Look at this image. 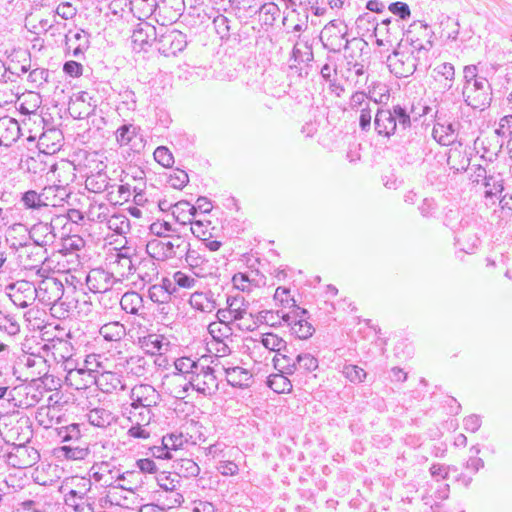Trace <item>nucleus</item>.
<instances>
[{"label": "nucleus", "mask_w": 512, "mask_h": 512, "mask_svg": "<svg viewBox=\"0 0 512 512\" xmlns=\"http://www.w3.org/2000/svg\"><path fill=\"white\" fill-rule=\"evenodd\" d=\"M166 182L172 188L182 189L189 182V177L184 170L177 168L167 175Z\"/></svg>", "instance_id": "49530a36"}, {"label": "nucleus", "mask_w": 512, "mask_h": 512, "mask_svg": "<svg viewBox=\"0 0 512 512\" xmlns=\"http://www.w3.org/2000/svg\"><path fill=\"white\" fill-rule=\"evenodd\" d=\"M75 488L70 489V497H79L82 503H85V497L91 489V480L80 477L71 479Z\"/></svg>", "instance_id": "e433bc0d"}, {"label": "nucleus", "mask_w": 512, "mask_h": 512, "mask_svg": "<svg viewBox=\"0 0 512 512\" xmlns=\"http://www.w3.org/2000/svg\"><path fill=\"white\" fill-rule=\"evenodd\" d=\"M258 12L263 24L273 25L279 15L280 9L275 3L269 2L261 5Z\"/></svg>", "instance_id": "a19ab883"}, {"label": "nucleus", "mask_w": 512, "mask_h": 512, "mask_svg": "<svg viewBox=\"0 0 512 512\" xmlns=\"http://www.w3.org/2000/svg\"><path fill=\"white\" fill-rule=\"evenodd\" d=\"M0 330L13 336L19 333L20 325L13 315L0 310Z\"/></svg>", "instance_id": "37998d69"}, {"label": "nucleus", "mask_w": 512, "mask_h": 512, "mask_svg": "<svg viewBox=\"0 0 512 512\" xmlns=\"http://www.w3.org/2000/svg\"><path fill=\"white\" fill-rule=\"evenodd\" d=\"M49 70L44 68H36L30 71L28 75V81L31 82L35 87H40L48 82Z\"/></svg>", "instance_id": "4d7b16f0"}, {"label": "nucleus", "mask_w": 512, "mask_h": 512, "mask_svg": "<svg viewBox=\"0 0 512 512\" xmlns=\"http://www.w3.org/2000/svg\"><path fill=\"white\" fill-rule=\"evenodd\" d=\"M209 331L213 337V340H221L223 338H229L232 333L231 329L224 323H212L209 325Z\"/></svg>", "instance_id": "052dcab7"}, {"label": "nucleus", "mask_w": 512, "mask_h": 512, "mask_svg": "<svg viewBox=\"0 0 512 512\" xmlns=\"http://www.w3.org/2000/svg\"><path fill=\"white\" fill-rule=\"evenodd\" d=\"M45 291H51L53 296L48 297L49 302H56L62 295L63 285L56 279H51L48 282H43Z\"/></svg>", "instance_id": "338daca9"}, {"label": "nucleus", "mask_w": 512, "mask_h": 512, "mask_svg": "<svg viewBox=\"0 0 512 512\" xmlns=\"http://www.w3.org/2000/svg\"><path fill=\"white\" fill-rule=\"evenodd\" d=\"M113 284V273L103 268L92 269L86 277V285L94 293L107 292L113 287Z\"/></svg>", "instance_id": "ddd939ff"}, {"label": "nucleus", "mask_w": 512, "mask_h": 512, "mask_svg": "<svg viewBox=\"0 0 512 512\" xmlns=\"http://www.w3.org/2000/svg\"><path fill=\"white\" fill-rule=\"evenodd\" d=\"M373 123L378 136L390 139L394 135H403L411 127V112L400 104L391 108L377 107Z\"/></svg>", "instance_id": "f03ea898"}, {"label": "nucleus", "mask_w": 512, "mask_h": 512, "mask_svg": "<svg viewBox=\"0 0 512 512\" xmlns=\"http://www.w3.org/2000/svg\"><path fill=\"white\" fill-rule=\"evenodd\" d=\"M477 224L470 218H462L458 223V227L455 230L454 239L457 247L465 252L472 253L480 243V239L477 236Z\"/></svg>", "instance_id": "0eeeda50"}, {"label": "nucleus", "mask_w": 512, "mask_h": 512, "mask_svg": "<svg viewBox=\"0 0 512 512\" xmlns=\"http://www.w3.org/2000/svg\"><path fill=\"white\" fill-rule=\"evenodd\" d=\"M131 417L136 422H141L144 425H148L153 417L151 411V401L148 404H140V406L134 407L133 410H130Z\"/></svg>", "instance_id": "ea45409f"}, {"label": "nucleus", "mask_w": 512, "mask_h": 512, "mask_svg": "<svg viewBox=\"0 0 512 512\" xmlns=\"http://www.w3.org/2000/svg\"><path fill=\"white\" fill-rule=\"evenodd\" d=\"M282 352L277 353L273 358L275 369L282 373L294 374L296 372L295 359Z\"/></svg>", "instance_id": "c9c22d12"}, {"label": "nucleus", "mask_w": 512, "mask_h": 512, "mask_svg": "<svg viewBox=\"0 0 512 512\" xmlns=\"http://www.w3.org/2000/svg\"><path fill=\"white\" fill-rule=\"evenodd\" d=\"M174 468L178 470L176 474L179 475L180 478L182 476L185 478L196 477L200 473L198 464L192 459L187 458L175 461Z\"/></svg>", "instance_id": "c756f323"}, {"label": "nucleus", "mask_w": 512, "mask_h": 512, "mask_svg": "<svg viewBox=\"0 0 512 512\" xmlns=\"http://www.w3.org/2000/svg\"><path fill=\"white\" fill-rule=\"evenodd\" d=\"M55 13L64 20H69L76 16L77 9L70 2H62L57 6Z\"/></svg>", "instance_id": "774afa93"}, {"label": "nucleus", "mask_w": 512, "mask_h": 512, "mask_svg": "<svg viewBox=\"0 0 512 512\" xmlns=\"http://www.w3.org/2000/svg\"><path fill=\"white\" fill-rule=\"evenodd\" d=\"M189 303L192 308L204 313H211L218 306L212 291L193 293Z\"/></svg>", "instance_id": "dca6fc26"}, {"label": "nucleus", "mask_w": 512, "mask_h": 512, "mask_svg": "<svg viewBox=\"0 0 512 512\" xmlns=\"http://www.w3.org/2000/svg\"><path fill=\"white\" fill-rule=\"evenodd\" d=\"M57 436L61 439L62 442L79 441L82 436L80 425L77 423H72L67 426L59 427L57 428Z\"/></svg>", "instance_id": "4c0bfd02"}, {"label": "nucleus", "mask_w": 512, "mask_h": 512, "mask_svg": "<svg viewBox=\"0 0 512 512\" xmlns=\"http://www.w3.org/2000/svg\"><path fill=\"white\" fill-rule=\"evenodd\" d=\"M367 43L362 39L353 38L352 40L346 39L345 50V72H354L357 77L365 74V67L362 59V50Z\"/></svg>", "instance_id": "6e6552de"}, {"label": "nucleus", "mask_w": 512, "mask_h": 512, "mask_svg": "<svg viewBox=\"0 0 512 512\" xmlns=\"http://www.w3.org/2000/svg\"><path fill=\"white\" fill-rule=\"evenodd\" d=\"M460 123L446 116L437 115L432 137L442 146H450L457 141Z\"/></svg>", "instance_id": "1a4fd4ad"}, {"label": "nucleus", "mask_w": 512, "mask_h": 512, "mask_svg": "<svg viewBox=\"0 0 512 512\" xmlns=\"http://www.w3.org/2000/svg\"><path fill=\"white\" fill-rule=\"evenodd\" d=\"M340 372L353 384H360L364 382L367 377L366 371L362 367L354 364L345 363Z\"/></svg>", "instance_id": "7c9ffc66"}, {"label": "nucleus", "mask_w": 512, "mask_h": 512, "mask_svg": "<svg viewBox=\"0 0 512 512\" xmlns=\"http://www.w3.org/2000/svg\"><path fill=\"white\" fill-rule=\"evenodd\" d=\"M199 361L192 360L189 357H182L175 361V375L183 376L184 379L189 382V376L197 373V369L200 366Z\"/></svg>", "instance_id": "b1692460"}, {"label": "nucleus", "mask_w": 512, "mask_h": 512, "mask_svg": "<svg viewBox=\"0 0 512 512\" xmlns=\"http://www.w3.org/2000/svg\"><path fill=\"white\" fill-rule=\"evenodd\" d=\"M56 190L59 192L60 199L63 200L64 197H67L69 193L67 192L65 187L61 186H52L45 188L42 193H38L35 190H28L21 195V202L25 209L38 210L42 207L49 206L48 200L49 197L47 194Z\"/></svg>", "instance_id": "9b49d317"}, {"label": "nucleus", "mask_w": 512, "mask_h": 512, "mask_svg": "<svg viewBox=\"0 0 512 512\" xmlns=\"http://www.w3.org/2000/svg\"><path fill=\"white\" fill-rule=\"evenodd\" d=\"M228 313L234 320H240L246 313L247 304L240 295L227 297Z\"/></svg>", "instance_id": "f704fd0d"}, {"label": "nucleus", "mask_w": 512, "mask_h": 512, "mask_svg": "<svg viewBox=\"0 0 512 512\" xmlns=\"http://www.w3.org/2000/svg\"><path fill=\"white\" fill-rule=\"evenodd\" d=\"M117 273L121 277H128L135 273L137 267H135L131 256H117L113 263Z\"/></svg>", "instance_id": "c03bdc74"}, {"label": "nucleus", "mask_w": 512, "mask_h": 512, "mask_svg": "<svg viewBox=\"0 0 512 512\" xmlns=\"http://www.w3.org/2000/svg\"><path fill=\"white\" fill-rule=\"evenodd\" d=\"M154 159L163 167L169 168L174 163L172 152L166 146H159L153 153Z\"/></svg>", "instance_id": "603ef678"}, {"label": "nucleus", "mask_w": 512, "mask_h": 512, "mask_svg": "<svg viewBox=\"0 0 512 512\" xmlns=\"http://www.w3.org/2000/svg\"><path fill=\"white\" fill-rule=\"evenodd\" d=\"M120 305L126 313L137 315L139 310L143 308V299L142 296L135 291L126 292L121 297Z\"/></svg>", "instance_id": "4be33fe9"}, {"label": "nucleus", "mask_w": 512, "mask_h": 512, "mask_svg": "<svg viewBox=\"0 0 512 512\" xmlns=\"http://www.w3.org/2000/svg\"><path fill=\"white\" fill-rule=\"evenodd\" d=\"M214 373L213 367L200 364L197 373L189 376V382L183 386L184 391L192 388L203 396H212L218 390V381Z\"/></svg>", "instance_id": "39448f33"}, {"label": "nucleus", "mask_w": 512, "mask_h": 512, "mask_svg": "<svg viewBox=\"0 0 512 512\" xmlns=\"http://www.w3.org/2000/svg\"><path fill=\"white\" fill-rule=\"evenodd\" d=\"M86 417L91 425L99 428H106L115 421L112 412L102 407L89 410Z\"/></svg>", "instance_id": "6ab92c4d"}, {"label": "nucleus", "mask_w": 512, "mask_h": 512, "mask_svg": "<svg viewBox=\"0 0 512 512\" xmlns=\"http://www.w3.org/2000/svg\"><path fill=\"white\" fill-rule=\"evenodd\" d=\"M418 210L423 217L429 218L436 214L438 205L433 198H424L419 205Z\"/></svg>", "instance_id": "e2e57ef3"}, {"label": "nucleus", "mask_w": 512, "mask_h": 512, "mask_svg": "<svg viewBox=\"0 0 512 512\" xmlns=\"http://www.w3.org/2000/svg\"><path fill=\"white\" fill-rule=\"evenodd\" d=\"M182 257H185V262L188 264L195 276H204L203 268L201 265L204 264L205 259L200 254L199 250L192 249L190 243L186 240L183 252L180 254V259Z\"/></svg>", "instance_id": "f3484780"}, {"label": "nucleus", "mask_w": 512, "mask_h": 512, "mask_svg": "<svg viewBox=\"0 0 512 512\" xmlns=\"http://www.w3.org/2000/svg\"><path fill=\"white\" fill-rule=\"evenodd\" d=\"M150 232L157 238L168 237L170 234H179L178 230L167 221L152 223L150 225Z\"/></svg>", "instance_id": "8fccbe9b"}, {"label": "nucleus", "mask_w": 512, "mask_h": 512, "mask_svg": "<svg viewBox=\"0 0 512 512\" xmlns=\"http://www.w3.org/2000/svg\"><path fill=\"white\" fill-rule=\"evenodd\" d=\"M187 46L186 35L177 29H169L162 26L159 29L156 47L162 55L176 56L177 53L183 51Z\"/></svg>", "instance_id": "20e7f679"}, {"label": "nucleus", "mask_w": 512, "mask_h": 512, "mask_svg": "<svg viewBox=\"0 0 512 512\" xmlns=\"http://www.w3.org/2000/svg\"><path fill=\"white\" fill-rule=\"evenodd\" d=\"M290 289L279 286L274 294V300L280 304L283 308L296 307V300L290 298Z\"/></svg>", "instance_id": "864d4df0"}, {"label": "nucleus", "mask_w": 512, "mask_h": 512, "mask_svg": "<svg viewBox=\"0 0 512 512\" xmlns=\"http://www.w3.org/2000/svg\"><path fill=\"white\" fill-rule=\"evenodd\" d=\"M99 334L108 342H119L126 335V328L118 321L109 322L100 327Z\"/></svg>", "instance_id": "aec40b11"}, {"label": "nucleus", "mask_w": 512, "mask_h": 512, "mask_svg": "<svg viewBox=\"0 0 512 512\" xmlns=\"http://www.w3.org/2000/svg\"><path fill=\"white\" fill-rule=\"evenodd\" d=\"M482 184L485 188V199L498 198L504 191V180L500 176L489 175Z\"/></svg>", "instance_id": "a878e982"}, {"label": "nucleus", "mask_w": 512, "mask_h": 512, "mask_svg": "<svg viewBox=\"0 0 512 512\" xmlns=\"http://www.w3.org/2000/svg\"><path fill=\"white\" fill-rule=\"evenodd\" d=\"M119 99L128 110L134 111L137 107L136 95L133 90L126 88L119 92Z\"/></svg>", "instance_id": "0e129e2a"}, {"label": "nucleus", "mask_w": 512, "mask_h": 512, "mask_svg": "<svg viewBox=\"0 0 512 512\" xmlns=\"http://www.w3.org/2000/svg\"><path fill=\"white\" fill-rule=\"evenodd\" d=\"M108 227L120 235L126 234L130 231V221L124 215L115 214L109 218Z\"/></svg>", "instance_id": "a18cd8bd"}, {"label": "nucleus", "mask_w": 512, "mask_h": 512, "mask_svg": "<svg viewBox=\"0 0 512 512\" xmlns=\"http://www.w3.org/2000/svg\"><path fill=\"white\" fill-rule=\"evenodd\" d=\"M86 188L93 193H102L110 186V178L105 172H97L87 177Z\"/></svg>", "instance_id": "393cba45"}, {"label": "nucleus", "mask_w": 512, "mask_h": 512, "mask_svg": "<svg viewBox=\"0 0 512 512\" xmlns=\"http://www.w3.org/2000/svg\"><path fill=\"white\" fill-rule=\"evenodd\" d=\"M135 273L144 283H152L158 277V268L152 260H144L139 263Z\"/></svg>", "instance_id": "bb28decb"}, {"label": "nucleus", "mask_w": 512, "mask_h": 512, "mask_svg": "<svg viewBox=\"0 0 512 512\" xmlns=\"http://www.w3.org/2000/svg\"><path fill=\"white\" fill-rule=\"evenodd\" d=\"M158 30L156 27L146 21L138 23L132 33L131 39L134 44V48L139 50H147V47H151L153 43L156 44Z\"/></svg>", "instance_id": "f8f14e48"}, {"label": "nucleus", "mask_w": 512, "mask_h": 512, "mask_svg": "<svg viewBox=\"0 0 512 512\" xmlns=\"http://www.w3.org/2000/svg\"><path fill=\"white\" fill-rule=\"evenodd\" d=\"M225 374L228 384L237 388L248 387L252 378L250 372L240 366L225 369Z\"/></svg>", "instance_id": "a211bd4d"}, {"label": "nucleus", "mask_w": 512, "mask_h": 512, "mask_svg": "<svg viewBox=\"0 0 512 512\" xmlns=\"http://www.w3.org/2000/svg\"><path fill=\"white\" fill-rule=\"evenodd\" d=\"M406 40L418 54L429 52L433 47L434 32L428 24L422 21H414L405 32Z\"/></svg>", "instance_id": "423d86ee"}, {"label": "nucleus", "mask_w": 512, "mask_h": 512, "mask_svg": "<svg viewBox=\"0 0 512 512\" xmlns=\"http://www.w3.org/2000/svg\"><path fill=\"white\" fill-rule=\"evenodd\" d=\"M289 318V314L285 312L283 309L281 310H264V321L265 324L271 327H278L282 325V323L287 324Z\"/></svg>", "instance_id": "79ce46f5"}, {"label": "nucleus", "mask_w": 512, "mask_h": 512, "mask_svg": "<svg viewBox=\"0 0 512 512\" xmlns=\"http://www.w3.org/2000/svg\"><path fill=\"white\" fill-rule=\"evenodd\" d=\"M55 454L67 460H84L89 455V449L81 445H63L55 450Z\"/></svg>", "instance_id": "412c9836"}, {"label": "nucleus", "mask_w": 512, "mask_h": 512, "mask_svg": "<svg viewBox=\"0 0 512 512\" xmlns=\"http://www.w3.org/2000/svg\"><path fill=\"white\" fill-rule=\"evenodd\" d=\"M173 280L176 285L181 288H192L195 286L197 280L191 275L182 271H177L173 275Z\"/></svg>", "instance_id": "69168bd1"}, {"label": "nucleus", "mask_w": 512, "mask_h": 512, "mask_svg": "<svg viewBox=\"0 0 512 512\" xmlns=\"http://www.w3.org/2000/svg\"><path fill=\"white\" fill-rule=\"evenodd\" d=\"M372 125V108L369 104L360 109L359 128L362 132H369Z\"/></svg>", "instance_id": "bf43d9fd"}, {"label": "nucleus", "mask_w": 512, "mask_h": 512, "mask_svg": "<svg viewBox=\"0 0 512 512\" xmlns=\"http://www.w3.org/2000/svg\"><path fill=\"white\" fill-rule=\"evenodd\" d=\"M497 136L502 138H511L512 136V115L503 116L495 129Z\"/></svg>", "instance_id": "13d9d810"}, {"label": "nucleus", "mask_w": 512, "mask_h": 512, "mask_svg": "<svg viewBox=\"0 0 512 512\" xmlns=\"http://www.w3.org/2000/svg\"><path fill=\"white\" fill-rule=\"evenodd\" d=\"M388 10L393 15L398 16L401 20H407L411 16L409 5L401 1L390 3L388 6Z\"/></svg>", "instance_id": "6e6d98bb"}, {"label": "nucleus", "mask_w": 512, "mask_h": 512, "mask_svg": "<svg viewBox=\"0 0 512 512\" xmlns=\"http://www.w3.org/2000/svg\"><path fill=\"white\" fill-rule=\"evenodd\" d=\"M116 141L120 146H129L134 152H140L144 146L141 128L132 123H123L115 132Z\"/></svg>", "instance_id": "9d476101"}, {"label": "nucleus", "mask_w": 512, "mask_h": 512, "mask_svg": "<svg viewBox=\"0 0 512 512\" xmlns=\"http://www.w3.org/2000/svg\"><path fill=\"white\" fill-rule=\"evenodd\" d=\"M213 24L217 34L221 38L229 37L230 35V20L224 15H218L214 18Z\"/></svg>", "instance_id": "680f3d73"}, {"label": "nucleus", "mask_w": 512, "mask_h": 512, "mask_svg": "<svg viewBox=\"0 0 512 512\" xmlns=\"http://www.w3.org/2000/svg\"><path fill=\"white\" fill-rule=\"evenodd\" d=\"M146 351L152 355L161 354L164 346V338L160 335H148L143 340Z\"/></svg>", "instance_id": "09e8293b"}, {"label": "nucleus", "mask_w": 512, "mask_h": 512, "mask_svg": "<svg viewBox=\"0 0 512 512\" xmlns=\"http://www.w3.org/2000/svg\"><path fill=\"white\" fill-rule=\"evenodd\" d=\"M172 296V290H167V288H164L160 285H152L148 289V297L151 301L158 304L167 305Z\"/></svg>", "instance_id": "58836bf2"}, {"label": "nucleus", "mask_w": 512, "mask_h": 512, "mask_svg": "<svg viewBox=\"0 0 512 512\" xmlns=\"http://www.w3.org/2000/svg\"><path fill=\"white\" fill-rule=\"evenodd\" d=\"M347 26L340 20H332L324 27V32L329 33L330 36H337L339 34V37L341 39H347Z\"/></svg>", "instance_id": "5fc2aeb1"}, {"label": "nucleus", "mask_w": 512, "mask_h": 512, "mask_svg": "<svg viewBox=\"0 0 512 512\" xmlns=\"http://www.w3.org/2000/svg\"><path fill=\"white\" fill-rule=\"evenodd\" d=\"M175 219L183 225L188 224V218L195 217V208L187 200H181L169 206Z\"/></svg>", "instance_id": "5701e85b"}, {"label": "nucleus", "mask_w": 512, "mask_h": 512, "mask_svg": "<svg viewBox=\"0 0 512 512\" xmlns=\"http://www.w3.org/2000/svg\"><path fill=\"white\" fill-rule=\"evenodd\" d=\"M156 481L159 487L167 493L172 490H179L181 487L180 476L176 473L172 475L171 473L161 472L157 474Z\"/></svg>", "instance_id": "473e14b6"}, {"label": "nucleus", "mask_w": 512, "mask_h": 512, "mask_svg": "<svg viewBox=\"0 0 512 512\" xmlns=\"http://www.w3.org/2000/svg\"><path fill=\"white\" fill-rule=\"evenodd\" d=\"M295 366L296 371L311 373L318 368L319 362L318 359L310 353H300L295 357Z\"/></svg>", "instance_id": "72a5a7b5"}, {"label": "nucleus", "mask_w": 512, "mask_h": 512, "mask_svg": "<svg viewBox=\"0 0 512 512\" xmlns=\"http://www.w3.org/2000/svg\"><path fill=\"white\" fill-rule=\"evenodd\" d=\"M29 238L39 247L51 245L56 239L54 226L51 223L38 222L29 230Z\"/></svg>", "instance_id": "2eb2a0df"}, {"label": "nucleus", "mask_w": 512, "mask_h": 512, "mask_svg": "<svg viewBox=\"0 0 512 512\" xmlns=\"http://www.w3.org/2000/svg\"><path fill=\"white\" fill-rule=\"evenodd\" d=\"M434 71L444 77L447 81L444 86L450 89L453 86L455 79V68L451 63L444 62L435 67Z\"/></svg>", "instance_id": "3c124183"}, {"label": "nucleus", "mask_w": 512, "mask_h": 512, "mask_svg": "<svg viewBox=\"0 0 512 512\" xmlns=\"http://www.w3.org/2000/svg\"><path fill=\"white\" fill-rule=\"evenodd\" d=\"M463 80L461 94L464 103L474 110L488 108L492 102V87L487 78L479 74L476 65L464 67Z\"/></svg>", "instance_id": "f257e3e1"}, {"label": "nucleus", "mask_w": 512, "mask_h": 512, "mask_svg": "<svg viewBox=\"0 0 512 512\" xmlns=\"http://www.w3.org/2000/svg\"><path fill=\"white\" fill-rule=\"evenodd\" d=\"M286 325L290 328L291 334L301 340L310 338L315 332L313 325L303 319L295 322L288 321Z\"/></svg>", "instance_id": "cd10ccee"}, {"label": "nucleus", "mask_w": 512, "mask_h": 512, "mask_svg": "<svg viewBox=\"0 0 512 512\" xmlns=\"http://www.w3.org/2000/svg\"><path fill=\"white\" fill-rule=\"evenodd\" d=\"M260 343L268 350L280 354L281 351L287 352V343L284 339L274 333H264Z\"/></svg>", "instance_id": "2f4dec72"}, {"label": "nucleus", "mask_w": 512, "mask_h": 512, "mask_svg": "<svg viewBox=\"0 0 512 512\" xmlns=\"http://www.w3.org/2000/svg\"><path fill=\"white\" fill-rule=\"evenodd\" d=\"M356 26L359 30L369 32L371 30L376 34L379 30V22L371 13H364L356 19Z\"/></svg>", "instance_id": "de8ad7c7"}, {"label": "nucleus", "mask_w": 512, "mask_h": 512, "mask_svg": "<svg viewBox=\"0 0 512 512\" xmlns=\"http://www.w3.org/2000/svg\"><path fill=\"white\" fill-rule=\"evenodd\" d=\"M90 33L86 32L83 29H78L77 31L69 30L65 35V46L69 51L71 48L72 56L75 58H80L84 56V53L90 47Z\"/></svg>", "instance_id": "4468645a"}, {"label": "nucleus", "mask_w": 512, "mask_h": 512, "mask_svg": "<svg viewBox=\"0 0 512 512\" xmlns=\"http://www.w3.org/2000/svg\"><path fill=\"white\" fill-rule=\"evenodd\" d=\"M286 373L279 372L277 374H271L267 378V385L276 393H287L292 389V384L287 378Z\"/></svg>", "instance_id": "c85d7f7f"}, {"label": "nucleus", "mask_w": 512, "mask_h": 512, "mask_svg": "<svg viewBox=\"0 0 512 512\" xmlns=\"http://www.w3.org/2000/svg\"><path fill=\"white\" fill-rule=\"evenodd\" d=\"M185 246V238L180 234H170L164 238H154L147 242L146 252L156 261L164 262L180 258Z\"/></svg>", "instance_id": "7ed1b4c3"}]
</instances>
